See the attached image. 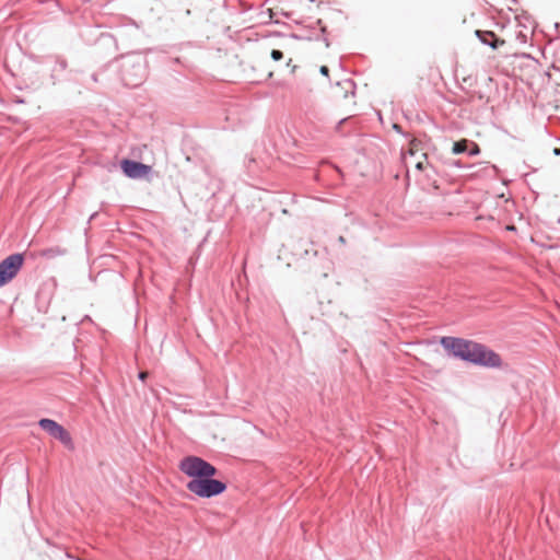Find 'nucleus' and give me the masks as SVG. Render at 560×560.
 Here are the masks:
<instances>
[{
  "label": "nucleus",
  "mask_w": 560,
  "mask_h": 560,
  "mask_svg": "<svg viewBox=\"0 0 560 560\" xmlns=\"http://www.w3.org/2000/svg\"><path fill=\"white\" fill-rule=\"evenodd\" d=\"M440 345L448 355L472 365H477L482 346V343L474 340L451 336L442 337Z\"/></svg>",
  "instance_id": "obj_1"
},
{
  "label": "nucleus",
  "mask_w": 560,
  "mask_h": 560,
  "mask_svg": "<svg viewBox=\"0 0 560 560\" xmlns=\"http://www.w3.org/2000/svg\"><path fill=\"white\" fill-rule=\"evenodd\" d=\"M180 471L190 480L186 483V489L192 491L207 477L215 476L218 469L202 457L189 455L184 457L178 465Z\"/></svg>",
  "instance_id": "obj_2"
},
{
  "label": "nucleus",
  "mask_w": 560,
  "mask_h": 560,
  "mask_svg": "<svg viewBox=\"0 0 560 560\" xmlns=\"http://www.w3.org/2000/svg\"><path fill=\"white\" fill-rule=\"evenodd\" d=\"M121 81L126 86L136 88L147 77V59L139 52H130L120 56Z\"/></svg>",
  "instance_id": "obj_3"
},
{
  "label": "nucleus",
  "mask_w": 560,
  "mask_h": 560,
  "mask_svg": "<svg viewBox=\"0 0 560 560\" xmlns=\"http://www.w3.org/2000/svg\"><path fill=\"white\" fill-rule=\"evenodd\" d=\"M25 261L23 253H14L0 261V288L12 281Z\"/></svg>",
  "instance_id": "obj_4"
},
{
  "label": "nucleus",
  "mask_w": 560,
  "mask_h": 560,
  "mask_svg": "<svg viewBox=\"0 0 560 560\" xmlns=\"http://www.w3.org/2000/svg\"><path fill=\"white\" fill-rule=\"evenodd\" d=\"M38 427L54 439L60 441L68 448H73L70 433L57 421L49 418H42L38 421Z\"/></svg>",
  "instance_id": "obj_5"
},
{
  "label": "nucleus",
  "mask_w": 560,
  "mask_h": 560,
  "mask_svg": "<svg viewBox=\"0 0 560 560\" xmlns=\"http://www.w3.org/2000/svg\"><path fill=\"white\" fill-rule=\"evenodd\" d=\"M226 488L225 482L214 479V476H209L199 483L191 493L202 499H210L222 494Z\"/></svg>",
  "instance_id": "obj_6"
},
{
  "label": "nucleus",
  "mask_w": 560,
  "mask_h": 560,
  "mask_svg": "<svg viewBox=\"0 0 560 560\" xmlns=\"http://www.w3.org/2000/svg\"><path fill=\"white\" fill-rule=\"evenodd\" d=\"M120 168L126 177L132 179L143 178L152 170L150 165L131 159H122L120 161Z\"/></svg>",
  "instance_id": "obj_7"
},
{
  "label": "nucleus",
  "mask_w": 560,
  "mask_h": 560,
  "mask_svg": "<svg viewBox=\"0 0 560 560\" xmlns=\"http://www.w3.org/2000/svg\"><path fill=\"white\" fill-rule=\"evenodd\" d=\"M502 363L500 354L482 343L477 366L499 369L502 366Z\"/></svg>",
  "instance_id": "obj_8"
},
{
  "label": "nucleus",
  "mask_w": 560,
  "mask_h": 560,
  "mask_svg": "<svg viewBox=\"0 0 560 560\" xmlns=\"http://www.w3.org/2000/svg\"><path fill=\"white\" fill-rule=\"evenodd\" d=\"M475 35L483 45H487L492 49H498L505 43L503 39L499 38L492 31L477 30L475 31Z\"/></svg>",
  "instance_id": "obj_9"
},
{
  "label": "nucleus",
  "mask_w": 560,
  "mask_h": 560,
  "mask_svg": "<svg viewBox=\"0 0 560 560\" xmlns=\"http://www.w3.org/2000/svg\"><path fill=\"white\" fill-rule=\"evenodd\" d=\"M341 90V96L347 98L349 94L354 95L355 83L351 79H346L337 82L336 84Z\"/></svg>",
  "instance_id": "obj_10"
},
{
  "label": "nucleus",
  "mask_w": 560,
  "mask_h": 560,
  "mask_svg": "<svg viewBox=\"0 0 560 560\" xmlns=\"http://www.w3.org/2000/svg\"><path fill=\"white\" fill-rule=\"evenodd\" d=\"M467 144H469L468 139H460L458 141H455L452 147V153L453 154H464L467 150Z\"/></svg>",
  "instance_id": "obj_11"
},
{
  "label": "nucleus",
  "mask_w": 560,
  "mask_h": 560,
  "mask_svg": "<svg viewBox=\"0 0 560 560\" xmlns=\"http://www.w3.org/2000/svg\"><path fill=\"white\" fill-rule=\"evenodd\" d=\"M467 145L468 151H466V154H468L469 156H476L480 154V148L476 142L469 140V144Z\"/></svg>",
  "instance_id": "obj_12"
},
{
  "label": "nucleus",
  "mask_w": 560,
  "mask_h": 560,
  "mask_svg": "<svg viewBox=\"0 0 560 560\" xmlns=\"http://www.w3.org/2000/svg\"><path fill=\"white\" fill-rule=\"evenodd\" d=\"M270 56L275 61H279L283 58V52L279 49H272Z\"/></svg>",
  "instance_id": "obj_13"
},
{
  "label": "nucleus",
  "mask_w": 560,
  "mask_h": 560,
  "mask_svg": "<svg viewBox=\"0 0 560 560\" xmlns=\"http://www.w3.org/2000/svg\"><path fill=\"white\" fill-rule=\"evenodd\" d=\"M319 72H320L323 75L328 77V74H329V68H328L327 66H322V67L319 68Z\"/></svg>",
  "instance_id": "obj_14"
},
{
  "label": "nucleus",
  "mask_w": 560,
  "mask_h": 560,
  "mask_svg": "<svg viewBox=\"0 0 560 560\" xmlns=\"http://www.w3.org/2000/svg\"><path fill=\"white\" fill-rule=\"evenodd\" d=\"M393 128H394V130H396V131H397V132H399V133H401V132H402V131H401V127H400L399 125H397V124H394Z\"/></svg>",
  "instance_id": "obj_15"
},
{
  "label": "nucleus",
  "mask_w": 560,
  "mask_h": 560,
  "mask_svg": "<svg viewBox=\"0 0 560 560\" xmlns=\"http://www.w3.org/2000/svg\"><path fill=\"white\" fill-rule=\"evenodd\" d=\"M58 63H59L61 69H66V67H67L66 60H60Z\"/></svg>",
  "instance_id": "obj_16"
},
{
  "label": "nucleus",
  "mask_w": 560,
  "mask_h": 560,
  "mask_svg": "<svg viewBox=\"0 0 560 560\" xmlns=\"http://www.w3.org/2000/svg\"><path fill=\"white\" fill-rule=\"evenodd\" d=\"M552 152H553L555 155L559 156L560 155V148H555Z\"/></svg>",
  "instance_id": "obj_17"
},
{
  "label": "nucleus",
  "mask_w": 560,
  "mask_h": 560,
  "mask_svg": "<svg viewBox=\"0 0 560 560\" xmlns=\"http://www.w3.org/2000/svg\"><path fill=\"white\" fill-rule=\"evenodd\" d=\"M454 165H455V166H457V167H462V166H463V164H462V162H460V161H455V162H454Z\"/></svg>",
  "instance_id": "obj_18"
},
{
  "label": "nucleus",
  "mask_w": 560,
  "mask_h": 560,
  "mask_svg": "<svg viewBox=\"0 0 560 560\" xmlns=\"http://www.w3.org/2000/svg\"><path fill=\"white\" fill-rule=\"evenodd\" d=\"M338 241H339L340 243H342V244H345V243H346V240H345V237H343V236H339Z\"/></svg>",
  "instance_id": "obj_19"
},
{
  "label": "nucleus",
  "mask_w": 560,
  "mask_h": 560,
  "mask_svg": "<svg viewBox=\"0 0 560 560\" xmlns=\"http://www.w3.org/2000/svg\"><path fill=\"white\" fill-rule=\"evenodd\" d=\"M144 377H145V374H144L143 372H140V373H139V378H140V380H144Z\"/></svg>",
  "instance_id": "obj_20"
},
{
  "label": "nucleus",
  "mask_w": 560,
  "mask_h": 560,
  "mask_svg": "<svg viewBox=\"0 0 560 560\" xmlns=\"http://www.w3.org/2000/svg\"><path fill=\"white\" fill-rule=\"evenodd\" d=\"M416 166H417L418 170H422V163L421 162L417 163Z\"/></svg>",
  "instance_id": "obj_21"
},
{
  "label": "nucleus",
  "mask_w": 560,
  "mask_h": 560,
  "mask_svg": "<svg viewBox=\"0 0 560 560\" xmlns=\"http://www.w3.org/2000/svg\"><path fill=\"white\" fill-rule=\"evenodd\" d=\"M92 78L94 81H97L96 74H93Z\"/></svg>",
  "instance_id": "obj_22"
},
{
  "label": "nucleus",
  "mask_w": 560,
  "mask_h": 560,
  "mask_svg": "<svg viewBox=\"0 0 560 560\" xmlns=\"http://www.w3.org/2000/svg\"><path fill=\"white\" fill-rule=\"evenodd\" d=\"M95 217H96V213H93V214L91 215L90 220H92V219H93V218H95Z\"/></svg>",
  "instance_id": "obj_23"
}]
</instances>
